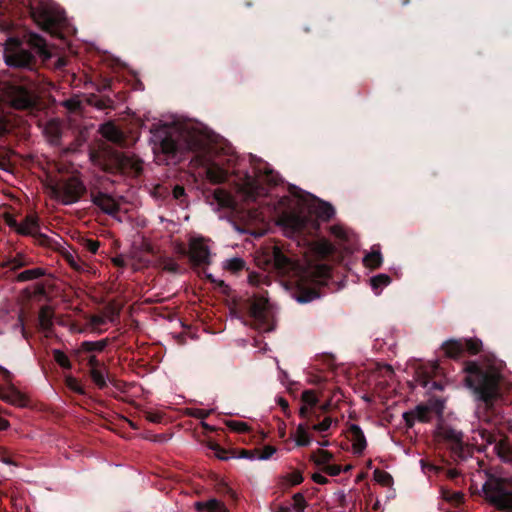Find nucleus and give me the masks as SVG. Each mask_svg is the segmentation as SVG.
<instances>
[{"label":"nucleus","mask_w":512,"mask_h":512,"mask_svg":"<svg viewBox=\"0 0 512 512\" xmlns=\"http://www.w3.org/2000/svg\"><path fill=\"white\" fill-rule=\"evenodd\" d=\"M463 371L466 373L465 382L471 389L477 403L476 414L480 421L490 425V428L480 426L474 431L482 444H493V451L504 461H512V447L503 439L498 440L495 426L500 422V402L503 400L504 379L501 372L494 366L467 361Z\"/></svg>","instance_id":"nucleus-1"},{"label":"nucleus","mask_w":512,"mask_h":512,"mask_svg":"<svg viewBox=\"0 0 512 512\" xmlns=\"http://www.w3.org/2000/svg\"><path fill=\"white\" fill-rule=\"evenodd\" d=\"M32 49L43 60L50 58L51 54L43 37L36 33H29L25 43L16 38H10L4 49V60L9 67L25 70L28 74L23 76L21 83H10L6 86L5 95L10 105L17 110H25L33 114L40 110L41 102L37 95L39 86L38 62Z\"/></svg>","instance_id":"nucleus-2"},{"label":"nucleus","mask_w":512,"mask_h":512,"mask_svg":"<svg viewBox=\"0 0 512 512\" xmlns=\"http://www.w3.org/2000/svg\"><path fill=\"white\" fill-rule=\"evenodd\" d=\"M152 139L156 146L167 159L180 161L185 157L186 152L197 153V158L202 166H206V177L213 184H220L226 181L227 172L215 163L200 155L205 151V142L195 136L182 137V135L173 132L167 125L154 126L151 128Z\"/></svg>","instance_id":"nucleus-3"},{"label":"nucleus","mask_w":512,"mask_h":512,"mask_svg":"<svg viewBox=\"0 0 512 512\" xmlns=\"http://www.w3.org/2000/svg\"><path fill=\"white\" fill-rule=\"evenodd\" d=\"M485 499L501 512H512V480L489 477L482 487Z\"/></svg>","instance_id":"nucleus-4"},{"label":"nucleus","mask_w":512,"mask_h":512,"mask_svg":"<svg viewBox=\"0 0 512 512\" xmlns=\"http://www.w3.org/2000/svg\"><path fill=\"white\" fill-rule=\"evenodd\" d=\"M324 271L320 268L301 269L295 280L296 299L299 303H308L320 296L317 285L321 282Z\"/></svg>","instance_id":"nucleus-5"},{"label":"nucleus","mask_w":512,"mask_h":512,"mask_svg":"<svg viewBox=\"0 0 512 512\" xmlns=\"http://www.w3.org/2000/svg\"><path fill=\"white\" fill-rule=\"evenodd\" d=\"M50 190L53 197L64 205L78 202L87 191L84 183L75 176L57 181Z\"/></svg>","instance_id":"nucleus-6"},{"label":"nucleus","mask_w":512,"mask_h":512,"mask_svg":"<svg viewBox=\"0 0 512 512\" xmlns=\"http://www.w3.org/2000/svg\"><path fill=\"white\" fill-rule=\"evenodd\" d=\"M245 308L251 321V325L256 329L270 331V312L269 301L264 294H253L245 301Z\"/></svg>","instance_id":"nucleus-7"},{"label":"nucleus","mask_w":512,"mask_h":512,"mask_svg":"<svg viewBox=\"0 0 512 512\" xmlns=\"http://www.w3.org/2000/svg\"><path fill=\"white\" fill-rule=\"evenodd\" d=\"M10 226L21 235L33 237L35 243L40 246L53 249L54 244H57L48 235L40 232L38 218L34 215H27L20 223L13 221V223H10Z\"/></svg>","instance_id":"nucleus-8"},{"label":"nucleus","mask_w":512,"mask_h":512,"mask_svg":"<svg viewBox=\"0 0 512 512\" xmlns=\"http://www.w3.org/2000/svg\"><path fill=\"white\" fill-rule=\"evenodd\" d=\"M481 349L482 341L478 338L450 339L442 344L445 356L454 360L463 357L465 352L476 355Z\"/></svg>","instance_id":"nucleus-9"},{"label":"nucleus","mask_w":512,"mask_h":512,"mask_svg":"<svg viewBox=\"0 0 512 512\" xmlns=\"http://www.w3.org/2000/svg\"><path fill=\"white\" fill-rule=\"evenodd\" d=\"M442 373V368L437 362L421 363L415 370V381L424 388L430 390H442L440 382L433 380Z\"/></svg>","instance_id":"nucleus-10"},{"label":"nucleus","mask_w":512,"mask_h":512,"mask_svg":"<svg viewBox=\"0 0 512 512\" xmlns=\"http://www.w3.org/2000/svg\"><path fill=\"white\" fill-rule=\"evenodd\" d=\"M115 170L128 176H139L142 171V161L133 154L117 152L112 159Z\"/></svg>","instance_id":"nucleus-11"},{"label":"nucleus","mask_w":512,"mask_h":512,"mask_svg":"<svg viewBox=\"0 0 512 512\" xmlns=\"http://www.w3.org/2000/svg\"><path fill=\"white\" fill-rule=\"evenodd\" d=\"M189 258L195 266L210 264V250L203 238H194L190 241Z\"/></svg>","instance_id":"nucleus-12"},{"label":"nucleus","mask_w":512,"mask_h":512,"mask_svg":"<svg viewBox=\"0 0 512 512\" xmlns=\"http://www.w3.org/2000/svg\"><path fill=\"white\" fill-rule=\"evenodd\" d=\"M91 202L101 211L112 217L120 211V204L109 194L102 191L91 192Z\"/></svg>","instance_id":"nucleus-13"},{"label":"nucleus","mask_w":512,"mask_h":512,"mask_svg":"<svg viewBox=\"0 0 512 512\" xmlns=\"http://www.w3.org/2000/svg\"><path fill=\"white\" fill-rule=\"evenodd\" d=\"M7 384V387L0 385V399L12 405L25 406L24 395L12 384V381Z\"/></svg>","instance_id":"nucleus-14"},{"label":"nucleus","mask_w":512,"mask_h":512,"mask_svg":"<svg viewBox=\"0 0 512 512\" xmlns=\"http://www.w3.org/2000/svg\"><path fill=\"white\" fill-rule=\"evenodd\" d=\"M348 434L352 442L353 452L355 454H362L367 447V441L360 426L352 424L348 429Z\"/></svg>","instance_id":"nucleus-15"},{"label":"nucleus","mask_w":512,"mask_h":512,"mask_svg":"<svg viewBox=\"0 0 512 512\" xmlns=\"http://www.w3.org/2000/svg\"><path fill=\"white\" fill-rule=\"evenodd\" d=\"M272 257L275 267L279 271L287 273L290 270L294 269L295 264L293 263V261L288 256H286L279 248H274Z\"/></svg>","instance_id":"nucleus-16"},{"label":"nucleus","mask_w":512,"mask_h":512,"mask_svg":"<svg viewBox=\"0 0 512 512\" xmlns=\"http://www.w3.org/2000/svg\"><path fill=\"white\" fill-rule=\"evenodd\" d=\"M54 311L52 307L44 305L39 310L38 321L41 330L49 332L53 328Z\"/></svg>","instance_id":"nucleus-17"},{"label":"nucleus","mask_w":512,"mask_h":512,"mask_svg":"<svg viewBox=\"0 0 512 512\" xmlns=\"http://www.w3.org/2000/svg\"><path fill=\"white\" fill-rule=\"evenodd\" d=\"M317 204L314 206V212L318 218L323 221H329L335 215L334 207L325 201L314 198Z\"/></svg>","instance_id":"nucleus-18"},{"label":"nucleus","mask_w":512,"mask_h":512,"mask_svg":"<svg viewBox=\"0 0 512 512\" xmlns=\"http://www.w3.org/2000/svg\"><path fill=\"white\" fill-rule=\"evenodd\" d=\"M30 264H32V259L27 257L24 253L19 252L14 257L8 258L3 266L10 268L12 271H16Z\"/></svg>","instance_id":"nucleus-19"},{"label":"nucleus","mask_w":512,"mask_h":512,"mask_svg":"<svg viewBox=\"0 0 512 512\" xmlns=\"http://www.w3.org/2000/svg\"><path fill=\"white\" fill-rule=\"evenodd\" d=\"M364 265L372 270L378 269L383 262L379 246H373L371 251L363 259Z\"/></svg>","instance_id":"nucleus-20"},{"label":"nucleus","mask_w":512,"mask_h":512,"mask_svg":"<svg viewBox=\"0 0 512 512\" xmlns=\"http://www.w3.org/2000/svg\"><path fill=\"white\" fill-rule=\"evenodd\" d=\"M195 508L199 512H228L225 505L217 499H210L206 502H197L195 504Z\"/></svg>","instance_id":"nucleus-21"},{"label":"nucleus","mask_w":512,"mask_h":512,"mask_svg":"<svg viewBox=\"0 0 512 512\" xmlns=\"http://www.w3.org/2000/svg\"><path fill=\"white\" fill-rule=\"evenodd\" d=\"M44 133L51 143L56 144L62 135L59 122L55 119L48 121L44 127Z\"/></svg>","instance_id":"nucleus-22"},{"label":"nucleus","mask_w":512,"mask_h":512,"mask_svg":"<svg viewBox=\"0 0 512 512\" xmlns=\"http://www.w3.org/2000/svg\"><path fill=\"white\" fill-rule=\"evenodd\" d=\"M266 193L267 189L258 180H248L246 196L249 200L255 201L258 197L266 195Z\"/></svg>","instance_id":"nucleus-23"},{"label":"nucleus","mask_w":512,"mask_h":512,"mask_svg":"<svg viewBox=\"0 0 512 512\" xmlns=\"http://www.w3.org/2000/svg\"><path fill=\"white\" fill-rule=\"evenodd\" d=\"M308 429H311L308 423H300L296 429L295 442L299 447H306L311 443V438L308 434Z\"/></svg>","instance_id":"nucleus-24"},{"label":"nucleus","mask_w":512,"mask_h":512,"mask_svg":"<svg viewBox=\"0 0 512 512\" xmlns=\"http://www.w3.org/2000/svg\"><path fill=\"white\" fill-rule=\"evenodd\" d=\"M440 434L442 435V437L445 440L453 443L458 448H462V446H463V434H462V432H460V431H458L456 429H453L451 427H444V428H442Z\"/></svg>","instance_id":"nucleus-25"},{"label":"nucleus","mask_w":512,"mask_h":512,"mask_svg":"<svg viewBox=\"0 0 512 512\" xmlns=\"http://www.w3.org/2000/svg\"><path fill=\"white\" fill-rule=\"evenodd\" d=\"M45 275H46V270L43 268L37 267V268L28 269V270H24V271L20 272L16 276V281L17 282L31 281V280L39 279Z\"/></svg>","instance_id":"nucleus-26"},{"label":"nucleus","mask_w":512,"mask_h":512,"mask_svg":"<svg viewBox=\"0 0 512 512\" xmlns=\"http://www.w3.org/2000/svg\"><path fill=\"white\" fill-rule=\"evenodd\" d=\"M108 345V339H101L99 341H83L80 345L79 351L80 352H101L103 351Z\"/></svg>","instance_id":"nucleus-27"},{"label":"nucleus","mask_w":512,"mask_h":512,"mask_svg":"<svg viewBox=\"0 0 512 512\" xmlns=\"http://www.w3.org/2000/svg\"><path fill=\"white\" fill-rule=\"evenodd\" d=\"M88 102L100 110L114 109V101L109 96L91 95Z\"/></svg>","instance_id":"nucleus-28"},{"label":"nucleus","mask_w":512,"mask_h":512,"mask_svg":"<svg viewBox=\"0 0 512 512\" xmlns=\"http://www.w3.org/2000/svg\"><path fill=\"white\" fill-rule=\"evenodd\" d=\"M106 373V366L104 368L90 369L89 371V375L92 381L101 390L107 387Z\"/></svg>","instance_id":"nucleus-29"},{"label":"nucleus","mask_w":512,"mask_h":512,"mask_svg":"<svg viewBox=\"0 0 512 512\" xmlns=\"http://www.w3.org/2000/svg\"><path fill=\"white\" fill-rule=\"evenodd\" d=\"M213 198L222 207H231L233 203L230 194L221 188H217L213 191Z\"/></svg>","instance_id":"nucleus-30"},{"label":"nucleus","mask_w":512,"mask_h":512,"mask_svg":"<svg viewBox=\"0 0 512 512\" xmlns=\"http://www.w3.org/2000/svg\"><path fill=\"white\" fill-rule=\"evenodd\" d=\"M390 282L391 278L387 274H378L370 279L371 287L376 293L388 286Z\"/></svg>","instance_id":"nucleus-31"},{"label":"nucleus","mask_w":512,"mask_h":512,"mask_svg":"<svg viewBox=\"0 0 512 512\" xmlns=\"http://www.w3.org/2000/svg\"><path fill=\"white\" fill-rule=\"evenodd\" d=\"M441 494H442V498L445 501L452 503L454 505H459L464 500V494L460 491H451L448 489H442Z\"/></svg>","instance_id":"nucleus-32"},{"label":"nucleus","mask_w":512,"mask_h":512,"mask_svg":"<svg viewBox=\"0 0 512 512\" xmlns=\"http://www.w3.org/2000/svg\"><path fill=\"white\" fill-rule=\"evenodd\" d=\"M53 358L61 368L65 370H70L72 368V364L69 357L63 351L59 349H54Z\"/></svg>","instance_id":"nucleus-33"},{"label":"nucleus","mask_w":512,"mask_h":512,"mask_svg":"<svg viewBox=\"0 0 512 512\" xmlns=\"http://www.w3.org/2000/svg\"><path fill=\"white\" fill-rule=\"evenodd\" d=\"M413 412H414L417 420L420 422L427 423L431 419V409L426 405H423V404L417 405L413 409Z\"/></svg>","instance_id":"nucleus-34"},{"label":"nucleus","mask_w":512,"mask_h":512,"mask_svg":"<svg viewBox=\"0 0 512 512\" xmlns=\"http://www.w3.org/2000/svg\"><path fill=\"white\" fill-rule=\"evenodd\" d=\"M224 268L236 274L245 268V261L242 258L235 257L227 260Z\"/></svg>","instance_id":"nucleus-35"},{"label":"nucleus","mask_w":512,"mask_h":512,"mask_svg":"<svg viewBox=\"0 0 512 512\" xmlns=\"http://www.w3.org/2000/svg\"><path fill=\"white\" fill-rule=\"evenodd\" d=\"M316 455L317 457H315V455H312V459L314 460L315 464L319 466H326L333 459V454L323 449H318Z\"/></svg>","instance_id":"nucleus-36"},{"label":"nucleus","mask_w":512,"mask_h":512,"mask_svg":"<svg viewBox=\"0 0 512 512\" xmlns=\"http://www.w3.org/2000/svg\"><path fill=\"white\" fill-rule=\"evenodd\" d=\"M301 400L303 402V405H307L314 409L317 407L319 403V399L313 390L303 391L301 395Z\"/></svg>","instance_id":"nucleus-37"},{"label":"nucleus","mask_w":512,"mask_h":512,"mask_svg":"<svg viewBox=\"0 0 512 512\" xmlns=\"http://www.w3.org/2000/svg\"><path fill=\"white\" fill-rule=\"evenodd\" d=\"M373 475L374 479L382 486H391L393 484L392 476L384 470L376 469Z\"/></svg>","instance_id":"nucleus-38"},{"label":"nucleus","mask_w":512,"mask_h":512,"mask_svg":"<svg viewBox=\"0 0 512 512\" xmlns=\"http://www.w3.org/2000/svg\"><path fill=\"white\" fill-rule=\"evenodd\" d=\"M208 448L212 450L215 456L220 460H228L230 458V451L226 450L216 442L210 441L208 443Z\"/></svg>","instance_id":"nucleus-39"},{"label":"nucleus","mask_w":512,"mask_h":512,"mask_svg":"<svg viewBox=\"0 0 512 512\" xmlns=\"http://www.w3.org/2000/svg\"><path fill=\"white\" fill-rule=\"evenodd\" d=\"M65 384L66 386L73 392L77 393V394H80V395H84L85 394V390L84 388L82 387V385L80 384V382L78 381L77 378L69 375V376H66L65 378Z\"/></svg>","instance_id":"nucleus-40"},{"label":"nucleus","mask_w":512,"mask_h":512,"mask_svg":"<svg viewBox=\"0 0 512 512\" xmlns=\"http://www.w3.org/2000/svg\"><path fill=\"white\" fill-rule=\"evenodd\" d=\"M333 423V419L330 416H326L322 421L313 423L310 427L313 431L324 433L328 431Z\"/></svg>","instance_id":"nucleus-41"},{"label":"nucleus","mask_w":512,"mask_h":512,"mask_svg":"<svg viewBox=\"0 0 512 512\" xmlns=\"http://www.w3.org/2000/svg\"><path fill=\"white\" fill-rule=\"evenodd\" d=\"M259 176L269 185H276L278 182V175L268 167H265L263 172L259 170Z\"/></svg>","instance_id":"nucleus-42"},{"label":"nucleus","mask_w":512,"mask_h":512,"mask_svg":"<svg viewBox=\"0 0 512 512\" xmlns=\"http://www.w3.org/2000/svg\"><path fill=\"white\" fill-rule=\"evenodd\" d=\"M284 480L287 482L288 486H296L303 482L304 478L302 476V473L298 470L293 471L290 474H287L284 477Z\"/></svg>","instance_id":"nucleus-43"},{"label":"nucleus","mask_w":512,"mask_h":512,"mask_svg":"<svg viewBox=\"0 0 512 512\" xmlns=\"http://www.w3.org/2000/svg\"><path fill=\"white\" fill-rule=\"evenodd\" d=\"M161 265L163 270L171 273H178L180 270L179 264L172 258H164Z\"/></svg>","instance_id":"nucleus-44"},{"label":"nucleus","mask_w":512,"mask_h":512,"mask_svg":"<svg viewBox=\"0 0 512 512\" xmlns=\"http://www.w3.org/2000/svg\"><path fill=\"white\" fill-rule=\"evenodd\" d=\"M307 506L306 500L301 493H296L293 496V508L296 512H304Z\"/></svg>","instance_id":"nucleus-45"},{"label":"nucleus","mask_w":512,"mask_h":512,"mask_svg":"<svg viewBox=\"0 0 512 512\" xmlns=\"http://www.w3.org/2000/svg\"><path fill=\"white\" fill-rule=\"evenodd\" d=\"M257 458L260 460H267L276 452V448L271 445H266L262 449H258Z\"/></svg>","instance_id":"nucleus-46"},{"label":"nucleus","mask_w":512,"mask_h":512,"mask_svg":"<svg viewBox=\"0 0 512 512\" xmlns=\"http://www.w3.org/2000/svg\"><path fill=\"white\" fill-rule=\"evenodd\" d=\"M248 281L253 286H259L260 284L267 281V277L261 273L250 272L248 274Z\"/></svg>","instance_id":"nucleus-47"},{"label":"nucleus","mask_w":512,"mask_h":512,"mask_svg":"<svg viewBox=\"0 0 512 512\" xmlns=\"http://www.w3.org/2000/svg\"><path fill=\"white\" fill-rule=\"evenodd\" d=\"M228 427L238 433H246L249 431V427L247 423L241 421H229L227 423Z\"/></svg>","instance_id":"nucleus-48"},{"label":"nucleus","mask_w":512,"mask_h":512,"mask_svg":"<svg viewBox=\"0 0 512 512\" xmlns=\"http://www.w3.org/2000/svg\"><path fill=\"white\" fill-rule=\"evenodd\" d=\"M312 413L315 414V409L307 405H302L301 408L299 409V416L305 420V423H308L309 425Z\"/></svg>","instance_id":"nucleus-49"},{"label":"nucleus","mask_w":512,"mask_h":512,"mask_svg":"<svg viewBox=\"0 0 512 512\" xmlns=\"http://www.w3.org/2000/svg\"><path fill=\"white\" fill-rule=\"evenodd\" d=\"M323 471L330 476H338L342 471V467L338 464L328 463L326 466L323 467Z\"/></svg>","instance_id":"nucleus-50"},{"label":"nucleus","mask_w":512,"mask_h":512,"mask_svg":"<svg viewBox=\"0 0 512 512\" xmlns=\"http://www.w3.org/2000/svg\"><path fill=\"white\" fill-rule=\"evenodd\" d=\"M84 246L87 251H89L92 254H96L98 252L100 243L97 240L86 239L84 242Z\"/></svg>","instance_id":"nucleus-51"},{"label":"nucleus","mask_w":512,"mask_h":512,"mask_svg":"<svg viewBox=\"0 0 512 512\" xmlns=\"http://www.w3.org/2000/svg\"><path fill=\"white\" fill-rule=\"evenodd\" d=\"M87 365L90 369L104 368L105 364L101 362L95 355H90L87 358Z\"/></svg>","instance_id":"nucleus-52"},{"label":"nucleus","mask_w":512,"mask_h":512,"mask_svg":"<svg viewBox=\"0 0 512 512\" xmlns=\"http://www.w3.org/2000/svg\"><path fill=\"white\" fill-rule=\"evenodd\" d=\"M403 419L405 421V425L407 428H412L417 420L413 410L407 411L403 413Z\"/></svg>","instance_id":"nucleus-53"},{"label":"nucleus","mask_w":512,"mask_h":512,"mask_svg":"<svg viewBox=\"0 0 512 512\" xmlns=\"http://www.w3.org/2000/svg\"><path fill=\"white\" fill-rule=\"evenodd\" d=\"M258 452H259L258 449H253V450L242 449L240 451V455L238 457L253 460V459L257 458ZM232 453H233L232 457H236L234 455V451Z\"/></svg>","instance_id":"nucleus-54"},{"label":"nucleus","mask_w":512,"mask_h":512,"mask_svg":"<svg viewBox=\"0 0 512 512\" xmlns=\"http://www.w3.org/2000/svg\"><path fill=\"white\" fill-rule=\"evenodd\" d=\"M63 105L72 112L79 110L81 107L80 101L72 98L65 100Z\"/></svg>","instance_id":"nucleus-55"},{"label":"nucleus","mask_w":512,"mask_h":512,"mask_svg":"<svg viewBox=\"0 0 512 512\" xmlns=\"http://www.w3.org/2000/svg\"><path fill=\"white\" fill-rule=\"evenodd\" d=\"M172 193H173V197L182 202L183 199L186 197V192H185V189L183 186L181 185H176L173 190H172Z\"/></svg>","instance_id":"nucleus-56"},{"label":"nucleus","mask_w":512,"mask_h":512,"mask_svg":"<svg viewBox=\"0 0 512 512\" xmlns=\"http://www.w3.org/2000/svg\"><path fill=\"white\" fill-rule=\"evenodd\" d=\"M218 490H219L220 492H223V493H225V494L229 495L231 498L236 499V494H235V492L233 491V489H232L231 487H229V486H228V484H227V483H225V482L221 481V482L219 483V485H218Z\"/></svg>","instance_id":"nucleus-57"},{"label":"nucleus","mask_w":512,"mask_h":512,"mask_svg":"<svg viewBox=\"0 0 512 512\" xmlns=\"http://www.w3.org/2000/svg\"><path fill=\"white\" fill-rule=\"evenodd\" d=\"M0 373L3 377V380L6 382V383H10L12 381V378H13V375L12 373L7 370L5 367L1 366L0 365Z\"/></svg>","instance_id":"nucleus-58"},{"label":"nucleus","mask_w":512,"mask_h":512,"mask_svg":"<svg viewBox=\"0 0 512 512\" xmlns=\"http://www.w3.org/2000/svg\"><path fill=\"white\" fill-rule=\"evenodd\" d=\"M312 480L315 483L320 484V485H324V484L328 483V479L320 473H314L312 475Z\"/></svg>","instance_id":"nucleus-59"},{"label":"nucleus","mask_w":512,"mask_h":512,"mask_svg":"<svg viewBox=\"0 0 512 512\" xmlns=\"http://www.w3.org/2000/svg\"><path fill=\"white\" fill-rule=\"evenodd\" d=\"M112 262L116 267L123 268L126 266V261L122 257H115Z\"/></svg>","instance_id":"nucleus-60"},{"label":"nucleus","mask_w":512,"mask_h":512,"mask_svg":"<svg viewBox=\"0 0 512 512\" xmlns=\"http://www.w3.org/2000/svg\"><path fill=\"white\" fill-rule=\"evenodd\" d=\"M68 262L74 270L80 271L82 269L78 262L73 258V256L68 258Z\"/></svg>","instance_id":"nucleus-61"},{"label":"nucleus","mask_w":512,"mask_h":512,"mask_svg":"<svg viewBox=\"0 0 512 512\" xmlns=\"http://www.w3.org/2000/svg\"><path fill=\"white\" fill-rule=\"evenodd\" d=\"M147 419L150 421V422H153V423H159L160 420H161V416H159L158 414H154V413H149L148 416H147Z\"/></svg>","instance_id":"nucleus-62"},{"label":"nucleus","mask_w":512,"mask_h":512,"mask_svg":"<svg viewBox=\"0 0 512 512\" xmlns=\"http://www.w3.org/2000/svg\"><path fill=\"white\" fill-rule=\"evenodd\" d=\"M319 419H320V412H318L317 407H316L315 408V414L314 413L311 414L310 426L313 423L319 422L320 421Z\"/></svg>","instance_id":"nucleus-63"},{"label":"nucleus","mask_w":512,"mask_h":512,"mask_svg":"<svg viewBox=\"0 0 512 512\" xmlns=\"http://www.w3.org/2000/svg\"><path fill=\"white\" fill-rule=\"evenodd\" d=\"M10 424L8 420L0 417V431L7 430L9 428Z\"/></svg>","instance_id":"nucleus-64"}]
</instances>
